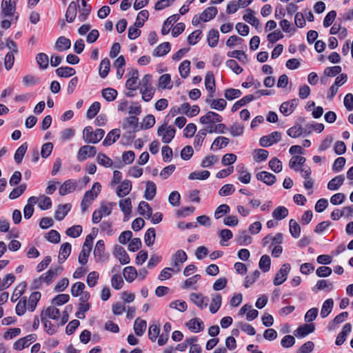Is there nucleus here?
I'll list each match as a JSON object with an SVG mask.
<instances>
[{"label": "nucleus", "instance_id": "f257e3e1", "mask_svg": "<svg viewBox=\"0 0 353 353\" xmlns=\"http://www.w3.org/2000/svg\"><path fill=\"white\" fill-rule=\"evenodd\" d=\"M104 134L105 131L101 128L93 132L91 126H86L83 130V139L86 143H97L102 139Z\"/></svg>", "mask_w": 353, "mask_h": 353}, {"label": "nucleus", "instance_id": "f03ea898", "mask_svg": "<svg viewBox=\"0 0 353 353\" xmlns=\"http://www.w3.org/2000/svg\"><path fill=\"white\" fill-rule=\"evenodd\" d=\"M93 239L94 236L92 234H88L85 238L78 259L79 263L81 265H85L88 263V257L92 248Z\"/></svg>", "mask_w": 353, "mask_h": 353}, {"label": "nucleus", "instance_id": "7ed1b4c3", "mask_svg": "<svg viewBox=\"0 0 353 353\" xmlns=\"http://www.w3.org/2000/svg\"><path fill=\"white\" fill-rule=\"evenodd\" d=\"M175 133V129L172 126L166 127V124L162 125L157 130L158 135L162 136V141L165 143H170L174 139Z\"/></svg>", "mask_w": 353, "mask_h": 353}, {"label": "nucleus", "instance_id": "20e7f679", "mask_svg": "<svg viewBox=\"0 0 353 353\" xmlns=\"http://www.w3.org/2000/svg\"><path fill=\"white\" fill-rule=\"evenodd\" d=\"M97 152V148L94 146L85 145L81 146L77 153V159L79 161H83L89 157H93Z\"/></svg>", "mask_w": 353, "mask_h": 353}, {"label": "nucleus", "instance_id": "39448f33", "mask_svg": "<svg viewBox=\"0 0 353 353\" xmlns=\"http://www.w3.org/2000/svg\"><path fill=\"white\" fill-rule=\"evenodd\" d=\"M281 139V133L277 131L273 132L269 135L262 137L259 140L261 146L267 148L279 142Z\"/></svg>", "mask_w": 353, "mask_h": 353}, {"label": "nucleus", "instance_id": "423d86ee", "mask_svg": "<svg viewBox=\"0 0 353 353\" xmlns=\"http://www.w3.org/2000/svg\"><path fill=\"white\" fill-rule=\"evenodd\" d=\"M290 269L291 266L289 263L283 264L275 275L273 281L274 285L277 286L282 284L287 279Z\"/></svg>", "mask_w": 353, "mask_h": 353}, {"label": "nucleus", "instance_id": "0eeeda50", "mask_svg": "<svg viewBox=\"0 0 353 353\" xmlns=\"http://www.w3.org/2000/svg\"><path fill=\"white\" fill-rule=\"evenodd\" d=\"M37 339L35 334H30L25 337L21 338L14 342L13 348L16 350H21L26 347H28L32 343Z\"/></svg>", "mask_w": 353, "mask_h": 353}, {"label": "nucleus", "instance_id": "6e6552de", "mask_svg": "<svg viewBox=\"0 0 353 353\" xmlns=\"http://www.w3.org/2000/svg\"><path fill=\"white\" fill-rule=\"evenodd\" d=\"M94 255L97 262L105 261L108 256L105 253V243L103 240H99L94 250Z\"/></svg>", "mask_w": 353, "mask_h": 353}, {"label": "nucleus", "instance_id": "1a4fd4ad", "mask_svg": "<svg viewBox=\"0 0 353 353\" xmlns=\"http://www.w3.org/2000/svg\"><path fill=\"white\" fill-rule=\"evenodd\" d=\"M17 3L15 1L12 0H2L1 2V10L2 14L4 17H12L14 16L16 9Z\"/></svg>", "mask_w": 353, "mask_h": 353}, {"label": "nucleus", "instance_id": "9d476101", "mask_svg": "<svg viewBox=\"0 0 353 353\" xmlns=\"http://www.w3.org/2000/svg\"><path fill=\"white\" fill-rule=\"evenodd\" d=\"M114 255L117 257L121 264L125 265L130 263V259L125 251V250L121 245H117L114 246V250L113 252Z\"/></svg>", "mask_w": 353, "mask_h": 353}, {"label": "nucleus", "instance_id": "9b49d317", "mask_svg": "<svg viewBox=\"0 0 353 353\" xmlns=\"http://www.w3.org/2000/svg\"><path fill=\"white\" fill-rule=\"evenodd\" d=\"M298 104V99H293L289 101L283 102L280 106V111L283 114L288 116L294 112Z\"/></svg>", "mask_w": 353, "mask_h": 353}, {"label": "nucleus", "instance_id": "f8f14e48", "mask_svg": "<svg viewBox=\"0 0 353 353\" xmlns=\"http://www.w3.org/2000/svg\"><path fill=\"white\" fill-rule=\"evenodd\" d=\"M190 300L199 308L203 309L208 306V298L200 293L190 294Z\"/></svg>", "mask_w": 353, "mask_h": 353}, {"label": "nucleus", "instance_id": "ddd939ff", "mask_svg": "<svg viewBox=\"0 0 353 353\" xmlns=\"http://www.w3.org/2000/svg\"><path fill=\"white\" fill-rule=\"evenodd\" d=\"M222 120L223 118L220 114L212 111H209L205 115L200 117V122L202 124L220 123Z\"/></svg>", "mask_w": 353, "mask_h": 353}, {"label": "nucleus", "instance_id": "4468645a", "mask_svg": "<svg viewBox=\"0 0 353 353\" xmlns=\"http://www.w3.org/2000/svg\"><path fill=\"white\" fill-rule=\"evenodd\" d=\"M77 182L72 179L65 181L59 188V193L61 196L70 194L75 190Z\"/></svg>", "mask_w": 353, "mask_h": 353}, {"label": "nucleus", "instance_id": "2eb2a0df", "mask_svg": "<svg viewBox=\"0 0 353 353\" xmlns=\"http://www.w3.org/2000/svg\"><path fill=\"white\" fill-rule=\"evenodd\" d=\"M205 88L209 91L210 94L208 96L210 98L213 97V93H214L216 90V84L214 76L212 72H208L205 78Z\"/></svg>", "mask_w": 353, "mask_h": 353}, {"label": "nucleus", "instance_id": "dca6fc26", "mask_svg": "<svg viewBox=\"0 0 353 353\" xmlns=\"http://www.w3.org/2000/svg\"><path fill=\"white\" fill-rule=\"evenodd\" d=\"M256 177L257 180L263 181L268 185H273L276 181V177L275 175L265 171H262L257 173Z\"/></svg>", "mask_w": 353, "mask_h": 353}, {"label": "nucleus", "instance_id": "f3484780", "mask_svg": "<svg viewBox=\"0 0 353 353\" xmlns=\"http://www.w3.org/2000/svg\"><path fill=\"white\" fill-rule=\"evenodd\" d=\"M128 127L132 128V132H137L141 130V125L139 123V119L136 116H130L125 119L123 128H127Z\"/></svg>", "mask_w": 353, "mask_h": 353}, {"label": "nucleus", "instance_id": "a211bd4d", "mask_svg": "<svg viewBox=\"0 0 353 353\" xmlns=\"http://www.w3.org/2000/svg\"><path fill=\"white\" fill-rule=\"evenodd\" d=\"M62 266H57L54 268H50L46 273L44 277V282L47 285L52 283L54 279H56L63 271Z\"/></svg>", "mask_w": 353, "mask_h": 353}, {"label": "nucleus", "instance_id": "6ab92c4d", "mask_svg": "<svg viewBox=\"0 0 353 353\" xmlns=\"http://www.w3.org/2000/svg\"><path fill=\"white\" fill-rule=\"evenodd\" d=\"M78 8H79V5L77 3V2H70L65 12L66 21L68 23H72L74 21L77 14Z\"/></svg>", "mask_w": 353, "mask_h": 353}, {"label": "nucleus", "instance_id": "aec40b11", "mask_svg": "<svg viewBox=\"0 0 353 353\" xmlns=\"http://www.w3.org/2000/svg\"><path fill=\"white\" fill-rule=\"evenodd\" d=\"M315 330L314 325L313 323L304 324L299 326L295 331L294 335L299 337H305L307 334L312 333Z\"/></svg>", "mask_w": 353, "mask_h": 353}, {"label": "nucleus", "instance_id": "412c9836", "mask_svg": "<svg viewBox=\"0 0 353 353\" xmlns=\"http://www.w3.org/2000/svg\"><path fill=\"white\" fill-rule=\"evenodd\" d=\"M205 103L210 104L211 108L220 111L223 110L227 105V102L225 99H212V98H210L209 96L205 99Z\"/></svg>", "mask_w": 353, "mask_h": 353}, {"label": "nucleus", "instance_id": "4be33fe9", "mask_svg": "<svg viewBox=\"0 0 353 353\" xmlns=\"http://www.w3.org/2000/svg\"><path fill=\"white\" fill-rule=\"evenodd\" d=\"M72 205L70 203H66L59 205L55 211L54 218L57 221L63 220L68 213L70 211Z\"/></svg>", "mask_w": 353, "mask_h": 353}, {"label": "nucleus", "instance_id": "5701e85b", "mask_svg": "<svg viewBox=\"0 0 353 353\" xmlns=\"http://www.w3.org/2000/svg\"><path fill=\"white\" fill-rule=\"evenodd\" d=\"M132 190V182L128 180H124L117 190V195L119 197H124L128 195Z\"/></svg>", "mask_w": 353, "mask_h": 353}, {"label": "nucleus", "instance_id": "b1692460", "mask_svg": "<svg viewBox=\"0 0 353 353\" xmlns=\"http://www.w3.org/2000/svg\"><path fill=\"white\" fill-rule=\"evenodd\" d=\"M120 137V130L115 128L108 132L106 137L103 141L104 146H109L116 142Z\"/></svg>", "mask_w": 353, "mask_h": 353}, {"label": "nucleus", "instance_id": "393cba45", "mask_svg": "<svg viewBox=\"0 0 353 353\" xmlns=\"http://www.w3.org/2000/svg\"><path fill=\"white\" fill-rule=\"evenodd\" d=\"M186 325L192 332H199L204 330L203 322L198 318L190 319L186 323Z\"/></svg>", "mask_w": 353, "mask_h": 353}, {"label": "nucleus", "instance_id": "a878e982", "mask_svg": "<svg viewBox=\"0 0 353 353\" xmlns=\"http://www.w3.org/2000/svg\"><path fill=\"white\" fill-rule=\"evenodd\" d=\"M101 188V184L99 182H95L92 185V189L85 193L83 198L88 199L90 201L94 200L100 192Z\"/></svg>", "mask_w": 353, "mask_h": 353}, {"label": "nucleus", "instance_id": "bb28decb", "mask_svg": "<svg viewBox=\"0 0 353 353\" xmlns=\"http://www.w3.org/2000/svg\"><path fill=\"white\" fill-rule=\"evenodd\" d=\"M171 49V46L169 42H163L159 45L153 51L152 55L154 57H163L167 54Z\"/></svg>", "mask_w": 353, "mask_h": 353}, {"label": "nucleus", "instance_id": "cd10ccee", "mask_svg": "<svg viewBox=\"0 0 353 353\" xmlns=\"http://www.w3.org/2000/svg\"><path fill=\"white\" fill-rule=\"evenodd\" d=\"M71 46V41L65 37H59L55 43V49L59 52H63L69 49Z\"/></svg>", "mask_w": 353, "mask_h": 353}, {"label": "nucleus", "instance_id": "c85d7f7f", "mask_svg": "<svg viewBox=\"0 0 353 353\" xmlns=\"http://www.w3.org/2000/svg\"><path fill=\"white\" fill-rule=\"evenodd\" d=\"M81 6L82 8L79 10L78 19L81 22H83L87 20L89 14H90L92 6L90 4L87 3L86 1H83Z\"/></svg>", "mask_w": 353, "mask_h": 353}, {"label": "nucleus", "instance_id": "c756f323", "mask_svg": "<svg viewBox=\"0 0 353 353\" xmlns=\"http://www.w3.org/2000/svg\"><path fill=\"white\" fill-rule=\"evenodd\" d=\"M187 259H188V255L185 253V252L182 250H179L172 256V264L174 267H178L179 265V263H183L185 261H186Z\"/></svg>", "mask_w": 353, "mask_h": 353}, {"label": "nucleus", "instance_id": "7c9ffc66", "mask_svg": "<svg viewBox=\"0 0 353 353\" xmlns=\"http://www.w3.org/2000/svg\"><path fill=\"white\" fill-rule=\"evenodd\" d=\"M235 241L238 245H248L252 243V238L248 234L246 230H242L236 235Z\"/></svg>", "mask_w": 353, "mask_h": 353}, {"label": "nucleus", "instance_id": "2f4dec72", "mask_svg": "<svg viewBox=\"0 0 353 353\" xmlns=\"http://www.w3.org/2000/svg\"><path fill=\"white\" fill-rule=\"evenodd\" d=\"M179 19V15L177 14H173L169 17L163 23L161 34L163 35H166L169 33L170 29L169 26H172L175 22H176Z\"/></svg>", "mask_w": 353, "mask_h": 353}, {"label": "nucleus", "instance_id": "473e14b6", "mask_svg": "<svg viewBox=\"0 0 353 353\" xmlns=\"http://www.w3.org/2000/svg\"><path fill=\"white\" fill-rule=\"evenodd\" d=\"M139 213L145 219H149L152 214V210L150 205L145 201H141L138 206Z\"/></svg>", "mask_w": 353, "mask_h": 353}, {"label": "nucleus", "instance_id": "72a5a7b5", "mask_svg": "<svg viewBox=\"0 0 353 353\" xmlns=\"http://www.w3.org/2000/svg\"><path fill=\"white\" fill-rule=\"evenodd\" d=\"M157 193V187L153 181H148L146 183V188L144 192V197L147 200H152Z\"/></svg>", "mask_w": 353, "mask_h": 353}, {"label": "nucleus", "instance_id": "f704fd0d", "mask_svg": "<svg viewBox=\"0 0 353 353\" xmlns=\"http://www.w3.org/2000/svg\"><path fill=\"white\" fill-rule=\"evenodd\" d=\"M218 12V10L216 7L211 6L205 9L201 14V19L203 21L207 22L215 17Z\"/></svg>", "mask_w": 353, "mask_h": 353}, {"label": "nucleus", "instance_id": "c9c22d12", "mask_svg": "<svg viewBox=\"0 0 353 353\" xmlns=\"http://www.w3.org/2000/svg\"><path fill=\"white\" fill-rule=\"evenodd\" d=\"M344 180L343 175H338L328 182L327 188L330 190H338L343 185Z\"/></svg>", "mask_w": 353, "mask_h": 353}, {"label": "nucleus", "instance_id": "e433bc0d", "mask_svg": "<svg viewBox=\"0 0 353 353\" xmlns=\"http://www.w3.org/2000/svg\"><path fill=\"white\" fill-rule=\"evenodd\" d=\"M55 72L58 77L64 78L70 77L76 73V70L69 66L58 68Z\"/></svg>", "mask_w": 353, "mask_h": 353}, {"label": "nucleus", "instance_id": "4c0bfd02", "mask_svg": "<svg viewBox=\"0 0 353 353\" xmlns=\"http://www.w3.org/2000/svg\"><path fill=\"white\" fill-rule=\"evenodd\" d=\"M219 39V33L217 30L211 29L208 34L207 41L208 44L212 47H216L218 44Z\"/></svg>", "mask_w": 353, "mask_h": 353}, {"label": "nucleus", "instance_id": "58836bf2", "mask_svg": "<svg viewBox=\"0 0 353 353\" xmlns=\"http://www.w3.org/2000/svg\"><path fill=\"white\" fill-rule=\"evenodd\" d=\"M171 76L169 74H164L160 76L159 79L158 86L161 89H172Z\"/></svg>", "mask_w": 353, "mask_h": 353}, {"label": "nucleus", "instance_id": "ea45409f", "mask_svg": "<svg viewBox=\"0 0 353 353\" xmlns=\"http://www.w3.org/2000/svg\"><path fill=\"white\" fill-rule=\"evenodd\" d=\"M247 11L250 12L247 14H244L243 19L244 21L254 26L256 29L261 28V25L259 20L253 15V11L250 9H248Z\"/></svg>", "mask_w": 353, "mask_h": 353}, {"label": "nucleus", "instance_id": "a19ab883", "mask_svg": "<svg viewBox=\"0 0 353 353\" xmlns=\"http://www.w3.org/2000/svg\"><path fill=\"white\" fill-rule=\"evenodd\" d=\"M123 275L128 282L131 283L137 277V272L134 267L128 266L123 269Z\"/></svg>", "mask_w": 353, "mask_h": 353}, {"label": "nucleus", "instance_id": "79ce46f5", "mask_svg": "<svg viewBox=\"0 0 353 353\" xmlns=\"http://www.w3.org/2000/svg\"><path fill=\"white\" fill-rule=\"evenodd\" d=\"M147 323L145 320H141L139 318H137L134 324V330L135 334L141 336L143 334L145 330H146Z\"/></svg>", "mask_w": 353, "mask_h": 353}, {"label": "nucleus", "instance_id": "37998d69", "mask_svg": "<svg viewBox=\"0 0 353 353\" xmlns=\"http://www.w3.org/2000/svg\"><path fill=\"white\" fill-rule=\"evenodd\" d=\"M254 99V97L252 94H248L243 97L240 100L237 101L234 103V104L232 107V112L237 111L241 107L246 105L247 103L251 102Z\"/></svg>", "mask_w": 353, "mask_h": 353}, {"label": "nucleus", "instance_id": "c03bdc74", "mask_svg": "<svg viewBox=\"0 0 353 353\" xmlns=\"http://www.w3.org/2000/svg\"><path fill=\"white\" fill-rule=\"evenodd\" d=\"M110 69V61L108 58L102 59L99 66V73L101 78H105Z\"/></svg>", "mask_w": 353, "mask_h": 353}, {"label": "nucleus", "instance_id": "a18cd8bd", "mask_svg": "<svg viewBox=\"0 0 353 353\" xmlns=\"http://www.w3.org/2000/svg\"><path fill=\"white\" fill-rule=\"evenodd\" d=\"M333 305L334 301L332 299H328L323 302L321 310V316L322 318H325L330 314L333 308Z\"/></svg>", "mask_w": 353, "mask_h": 353}, {"label": "nucleus", "instance_id": "49530a36", "mask_svg": "<svg viewBox=\"0 0 353 353\" xmlns=\"http://www.w3.org/2000/svg\"><path fill=\"white\" fill-rule=\"evenodd\" d=\"M148 17L149 12L147 10H141L137 14L134 26L137 28L143 27L145 21L148 19Z\"/></svg>", "mask_w": 353, "mask_h": 353}, {"label": "nucleus", "instance_id": "de8ad7c7", "mask_svg": "<svg viewBox=\"0 0 353 353\" xmlns=\"http://www.w3.org/2000/svg\"><path fill=\"white\" fill-rule=\"evenodd\" d=\"M36 61L41 70L48 68L49 65V58L46 53L40 52L37 54L36 56Z\"/></svg>", "mask_w": 353, "mask_h": 353}, {"label": "nucleus", "instance_id": "09e8293b", "mask_svg": "<svg viewBox=\"0 0 353 353\" xmlns=\"http://www.w3.org/2000/svg\"><path fill=\"white\" fill-rule=\"evenodd\" d=\"M222 303V296L220 294L214 296L212 303L210 305V311L212 314H215L221 307Z\"/></svg>", "mask_w": 353, "mask_h": 353}, {"label": "nucleus", "instance_id": "8fccbe9b", "mask_svg": "<svg viewBox=\"0 0 353 353\" xmlns=\"http://www.w3.org/2000/svg\"><path fill=\"white\" fill-rule=\"evenodd\" d=\"M41 294L39 292H34L30 294L28 307L30 311L33 312L35 310L37 303L41 299Z\"/></svg>", "mask_w": 353, "mask_h": 353}, {"label": "nucleus", "instance_id": "3c124183", "mask_svg": "<svg viewBox=\"0 0 353 353\" xmlns=\"http://www.w3.org/2000/svg\"><path fill=\"white\" fill-rule=\"evenodd\" d=\"M27 149L28 143L26 142L20 145L16 150L14 158L17 164H19L22 162L23 158L27 151Z\"/></svg>", "mask_w": 353, "mask_h": 353}, {"label": "nucleus", "instance_id": "603ef678", "mask_svg": "<svg viewBox=\"0 0 353 353\" xmlns=\"http://www.w3.org/2000/svg\"><path fill=\"white\" fill-rule=\"evenodd\" d=\"M288 210L284 206H279L272 212V216L276 220L285 219L288 215Z\"/></svg>", "mask_w": 353, "mask_h": 353}, {"label": "nucleus", "instance_id": "864d4df0", "mask_svg": "<svg viewBox=\"0 0 353 353\" xmlns=\"http://www.w3.org/2000/svg\"><path fill=\"white\" fill-rule=\"evenodd\" d=\"M290 233L292 237L297 239L301 234V227L299 223L294 219H290L289 221Z\"/></svg>", "mask_w": 353, "mask_h": 353}, {"label": "nucleus", "instance_id": "5fc2aeb1", "mask_svg": "<svg viewBox=\"0 0 353 353\" xmlns=\"http://www.w3.org/2000/svg\"><path fill=\"white\" fill-rule=\"evenodd\" d=\"M101 94H102L103 97L107 101H112L116 99L118 92L114 88H107L102 90Z\"/></svg>", "mask_w": 353, "mask_h": 353}, {"label": "nucleus", "instance_id": "6e6d98bb", "mask_svg": "<svg viewBox=\"0 0 353 353\" xmlns=\"http://www.w3.org/2000/svg\"><path fill=\"white\" fill-rule=\"evenodd\" d=\"M230 142V139L225 137H216L211 145V149H213L214 147L215 149H221L226 147Z\"/></svg>", "mask_w": 353, "mask_h": 353}, {"label": "nucleus", "instance_id": "4d7b16f0", "mask_svg": "<svg viewBox=\"0 0 353 353\" xmlns=\"http://www.w3.org/2000/svg\"><path fill=\"white\" fill-rule=\"evenodd\" d=\"M270 265H271L270 257L267 254L263 255L261 257L259 263V268L263 272H267L270 270Z\"/></svg>", "mask_w": 353, "mask_h": 353}, {"label": "nucleus", "instance_id": "13d9d810", "mask_svg": "<svg viewBox=\"0 0 353 353\" xmlns=\"http://www.w3.org/2000/svg\"><path fill=\"white\" fill-rule=\"evenodd\" d=\"M156 232L154 228H149L144 236V241L148 246H152L155 241Z\"/></svg>", "mask_w": 353, "mask_h": 353}, {"label": "nucleus", "instance_id": "bf43d9fd", "mask_svg": "<svg viewBox=\"0 0 353 353\" xmlns=\"http://www.w3.org/2000/svg\"><path fill=\"white\" fill-rule=\"evenodd\" d=\"M210 175V172L208 170H203L199 172H192L188 176L190 180H205L207 179Z\"/></svg>", "mask_w": 353, "mask_h": 353}, {"label": "nucleus", "instance_id": "052dcab7", "mask_svg": "<svg viewBox=\"0 0 353 353\" xmlns=\"http://www.w3.org/2000/svg\"><path fill=\"white\" fill-rule=\"evenodd\" d=\"M179 73L182 78L185 79L189 76L190 70V61L184 60L182 61L179 68Z\"/></svg>", "mask_w": 353, "mask_h": 353}, {"label": "nucleus", "instance_id": "680f3d73", "mask_svg": "<svg viewBox=\"0 0 353 353\" xmlns=\"http://www.w3.org/2000/svg\"><path fill=\"white\" fill-rule=\"evenodd\" d=\"M41 322L43 323L45 331L50 335L54 334L57 332V327L43 316V313L41 314Z\"/></svg>", "mask_w": 353, "mask_h": 353}, {"label": "nucleus", "instance_id": "e2e57ef3", "mask_svg": "<svg viewBox=\"0 0 353 353\" xmlns=\"http://www.w3.org/2000/svg\"><path fill=\"white\" fill-rule=\"evenodd\" d=\"M101 108V104L99 102H94L88 108L86 116L88 119H93L99 112Z\"/></svg>", "mask_w": 353, "mask_h": 353}, {"label": "nucleus", "instance_id": "0e129e2a", "mask_svg": "<svg viewBox=\"0 0 353 353\" xmlns=\"http://www.w3.org/2000/svg\"><path fill=\"white\" fill-rule=\"evenodd\" d=\"M27 185L25 183L21 184L19 186L14 188L9 194L10 199H15L19 197L26 190Z\"/></svg>", "mask_w": 353, "mask_h": 353}, {"label": "nucleus", "instance_id": "69168bd1", "mask_svg": "<svg viewBox=\"0 0 353 353\" xmlns=\"http://www.w3.org/2000/svg\"><path fill=\"white\" fill-rule=\"evenodd\" d=\"M90 304L89 303L79 304L78 310L77 311L75 316L76 317L83 319L85 317V313L88 312L90 308Z\"/></svg>", "mask_w": 353, "mask_h": 353}, {"label": "nucleus", "instance_id": "338daca9", "mask_svg": "<svg viewBox=\"0 0 353 353\" xmlns=\"http://www.w3.org/2000/svg\"><path fill=\"white\" fill-rule=\"evenodd\" d=\"M239 172L240 173V175L238 177V179L241 183L248 184L250 182L251 174L247 172L246 168L245 166H241L239 170Z\"/></svg>", "mask_w": 353, "mask_h": 353}, {"label": "nucleus", "instance_id": "774afa93", "mask_svg": "<svg viewBox=\"0 0 353 353\" xmlns=\"http://www.w3.org/2000/svg\"><path fill=\"white\" fill-rule=\"evenodd\" d=\"M43 313V316L52 319H58L60 316L59 310L54 306H49Z\"/></svg>", "mask_w": 353, "mask_h": 353}]
</instances>
